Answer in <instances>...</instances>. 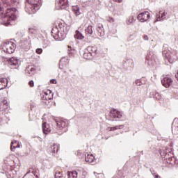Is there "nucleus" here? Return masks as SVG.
Segmentation results:
<instances>
[{
	"mask_svg": "<svg viewBox=\"0 0 178 178\" xmlns=\"http://www.w3.org/2000/svg\"><path fill=\"white\" fill-rule=\"evenodd\" d=\"M60 66H63V59H61L60 61Z\"/></svg>",
	"mask_w": 178,
	"mask_h": 178,
	"instance_id": "obj_39",
	"label": "nucleus"
},
{
	"mask_svg": "<svg viewBox=\"0 0 178 178\" xmlns=\"http://www.w3.org/2000/svg\"><path fill=\"white\" fill-rule=\"evenodd\" d=\"M67 121L65 120H54L51 125L47 122L42 123V131L44 134L49 133H65L67 130Z\"/></svg>",
	"mask_w": 178,
	"mask_h": 178,
	"instance_id": "obj_1",
	"label": "nucleus"
},
{
	"mask_svg": "<svg viewBox=\"0 0 178 178\" xmlns=\"http://www.w3.org/2000/svg\"><path fill=\"white\" fill-rule=\"evenodd\" d=\"M44 47H48V44L45 45Z\"/></svg>",
	"mask_w": 178,
	"mask_h": 178,
	"instance_id": "obj_42",
	"label": "nucleus"
},
{
	"mask_svg": "<svg viewBox=\"0 0 178 178\" xmlns=\"http://www.w3.org/2000/svg\"><path fill=\"white\" fill-rule=\"evenodd\" d=\"M69 30H70V26L62 23L60 20H57L55 26L52 28L51 35L55 40H65L66 35H67V33H69Z\"/></svg>",
	"mask_w": 178,
	"mask_h": 178,
	"instance_id": "obj_2",
	"label": "nucleus"
},
{
	"mask_svg": "<svg viewBox=\"0 0 178 178\" xmlns=\"http://www.w3.org/2000/svg\"><path fill=\"white\" fill-rule=\"evenodd\" d=\"M49 152L51 154H55L59 151V144L54 143L51 145L50 148L49 149Z\"/></svg>",
	"mask_w": 178,
	"mask_h": 178,
	"instance_id": "obj_12",
	"label": "nucleus"
},
{
	"mask_svg": "<svg viewBox=\"0 0 178 178\" xmlns=\"http://www.w3.org/2000/svg\"><path fill=\"white\" fill-rule=\"evenodd\" d=\"M143 40H145V41H148V35H143Z\"/></svg>",
	"mask_w": 178,
	"mask_h": 178,
	"instance_id": "obj_37",
	"label": "nucleus"
},
{
	"mask_svg": "<svg viewBox=\"0 0 178 178\" xmlns=\"http://www.w3.org/2000/svg\"><path fill=\"white\" fill-rule=\"evenodd\" d=\"M63 174H62V172L60 171H56L55 174V177L56 178H60L63 177Z\"/></svg>",
	"mask_w": 178,
	"mask_h": 178,
	"instance_id": "obj_34",
	"label": "nucleus"
},
{
	"mask_svg": "<svg viewBox=\"0 0 178 178\" xmlns=\"http://www.w3.org/2000/svg\"><path fill=\"white\" fill-rule=\"evenodd\" d=\"M97 31L99 33V35H102V33H104V26H102V24H99Z\"/></svg>",
	"mask_w": 178,
	"mask_h": 178,
	"instance_id": "obj_28",
	"label": "nucleus"
},
{
	"mask_svg": "<svg viewBox=\"0 0 178 178\" xmlns=\"http://www.w3.org/2000/svg\"><path fill=\"white\" fill-rule=\"evenodd\" d=\"M85 33L86 35H92V34H94V28L92 25L88 26L87 28L85 29Z\"/></svg>",
	"mask_w": 178,
	"mask_h": 178,
	"instance_id": "obj_16",
	"label": "nucleus"
},
{
	"mask_svg": "<svg viewBox=\"0 0 178 178\" xmlns=\"http://www.w3.org/2000/svg\"><path fill=\"white\" fill-rule=\"evenodd\" d=\"M6 87H8V79L6 78H0V90H3Z\"/></svg>",
	"mask_w": 178,
	"mask_h": 178,
	"instance_id": "obj_14",
	"label": "nucleus"
},
{
	"mask_svg": "<svg viewBox=\"0 0 178 178\" xmlns=\"http://www.w3.org/2000/svg\"><path fill=\"white\" fill-rule=\"evenodd\" d=\"M40 9V7L32 4L31 3L27 1L25 6V10L26 13H29V15H34L37 10Z\"/></svg>",
	"mask_w": 178,
	"mask_h": 178,
	"instance_id": "obj_6",
	"label": "nucleus"
},
{
	"mask_svg": "<svg viewBox=\"0 0 178 178\" xmlns=\"http://www.w3.org/2000/svg\"><path fill=\"white\" fill-rule=\"evenodd\" d=\"M114 2H118V3H120V2H122L123 0H113Z\"/></svg>",
	"mask_w": 178,
	"mask_h": 178,
	"instance_id": "obj_40",
	"label": "nucleus"
},
{
	"mask_svg": "<svg viewBox=\"0 0 178 178\" xmlns=\"http://www.w3.org/2000/svg\"><path fill=\"white\" fill-rule=\"evenodd\" d=\"M134 17L133 16H130L127 21V24H131V23H134Z\"/></svg>",
	"mask_w": 178,
	"mask_h": 178,
	"instance_id": "obj_33",
	"label": "nucleus"
},
{
	"mask_svg": "<svg viewBox=\"0 0 178 178\" xmlns=\"http://www.w3.org/2000/svg\"><path fill=\"white\" fill-rule=\"evenodd\" d=\"M72 10L76 16H79L81 15V13H80V8L77 6H74L72 7Z\"/></svg>",
	"mask_w": 178,
	"mask_h": 178,
	"instance_id": "obj_24",
	"label": "nucleus"
},
{
	"mask_svg": "<svg viewBox=\"0 0 178 178\" xmlns=\"http://www.w3.org/2000/svg\"><path fill=\"white\" fill-rule=\"evenodd\" d=\"M68 48H70L69 52H68L70 56H74V55L77 54V51H76V49H72V47L70 46H68Z\"/></svg>",
	"mask_w": 178,
	"mask_h": 178,
	"instance_id": "obj_26",
	"label": "nucleus"
},
{
	"mask_svg": "<svg viewBox=\"0 0 178 178\" xmlns=\"http://www.w3.org/2000/svg\"><path fill=\"white\" fill-rule=\"evenodd\" d=\"M0 19H3L4 26H9L10 22L16 20V8H8L3 14V8L0 7Z\"/></svg>",
	"mask_w": 178,
	"mask_h": 178,
	"instance_id": "obj_3",
	"label": "nucleus"
},
{
	"mask_svg": "<svg viewBox=\"0 0 178 178\" xmlns=\"http://www.w3.org/2000/svg\"><path fill=\"white\" fill-rule=\"evenodd\" d=\"M86 162H88V163H92L95 161V156H94L92 154H87L85 157Z\"/></svg>",
	"mask_w": 178,
	"mask_h": 178,
	"instance_id": "obj_19",
	"label": "nucleus"
},
{
	"mask_svg": "<svg viewBox=\"0 0 178 178\" xmlns=\"http://www.w3.org/2000/svg\"><path fill=\"white\" fill-rule=\"evenodd\" d=\"M10 66H19V60L15 58H11L8 60Z\"/></svg>",
	"mask_w": 178,
	"mask_h": 178,
	"instance_id": "obj_20",
	"label": "nucleus"
},
{
	"mask_svg": "<svg viewBox=\"0 0 178 178\" xmlns=\"http://www.w3.org/2000/svg\"><path fill=\"white\" fill-rule=\"evenodd\" d=\"M44 102L45 104H47V102Z\"/></svg>",
	"mask_w": 178,
	"mask_h": 178,
	"instance_id": "obj_43",
	"label": "nucleus"
},
{
	"mask_svg": "<svg viewBox=\"0 0 178 178\" xmlns=\"http://www.w3.org/2000/svg\"><path fill=\"white\" fill-rule=\"evenodd\" d=\"M31 41L29 39H26L21 41V47L24 48V49H29L30 48Z\"/></svg>",
	"mask_w": 178,
	"mask_h": 178,
	"instance_id": "obj_13",
	"label": "nucleus"
},
{
	"mask_svg": "<svg viewBox=\"0 0 178 178\" xmlns=\"http://www.w3.org/2000/svg\"><path fill=\"white\" fill-rule=\"evenodd\" d=\"M154 97L158 101H160V99H162V95L159 94V92H155L154 95Z\"/></svg>",
	"mask_w": 178,
	"mask_h": 178,
	"instance_id": "obj_30",
	"label": "nucleus"
},
{
	"mask_svg": "<svg viewBox=\"0 0 178 178\" xmlns=\"http://www.w3.org/2000/svg\"><path fill=\"white\" fill-rule=\"evenodd\" d=\"M97 55V47L92 46H88L84 49L83 54V58L87 60H90L92 58V54Z\"/></svg>",
	"mask_w": 178,
	"mask_h": 178,
	"instance_id": "obj_5",
	"label": "nucleus"
},
{
	"mask_svg": "<svg viewBox=\"0 0 178 178\" xmlns=\"http://www.w3.org/2000/svg\"><path fill=\"white\" fill-rule=\"evenodd\" d=\"M26 72H29V76H33V74H34V73L37 72V67L35 66L29 67L26 70Z\"/></svg>",
	"mask_w": 178,
	"mask_h": 178,
	"instance_id": "obj_21",
	"label": "nucleus"
},
{
	"mask_svg": "<svg viewBox=\"0 0 178 178\" xmlns=\"http://www.w3.org/2000/svg\"><path fill=\"white\" fill-rule=\"evenodd\" d=\"M50 83H51V84H56V81L55 79H51V80L50 81Z\"/></svg>",
	"mask_w": 178,
	"mask_h": 178,
	"instance_id": "obj_38",
	"label": "nucleus"
},
{
	"mask_svg": "<svg viewBox=\"0 0 178 178\" xmlns=\"http://www.w3.org/2000/svg\"><path fill=\"white\" fill-rule=\"evenodd\" d=\"M156 17L157 18L156 22H161V20H164V19H166V13L160 11Z\"/></svg>",
	"mask_w": 178,
	"mask_h": 178,
	"instance_id": "obj_18",
	"label": "nucleus"
},
{
	"mask_svg": "<svg viewBox=\"0 0 178 178\" xmlns=\"http://www.w3.org/2000/svg\"><path fill=\"white\" fill-rule=\"evenodd\" d=\"M161 83L165 88H169L173 84V79L168 76H165L161 79Z\"/></svg>",
	"mask_w": 178,
	"mask_h": 178,
	"instance_id": "obj_8",
	"label": "nucleus"
},
{
	"mask_svg": "<svg viewBox=\"0 0 178 178\" xmlns=\"http://www.w3.org/2000/svg\"><path fill=\"white\" fill-rule=\"evenodd\" d=\"M36 177H38V175H36Z\"/></svg>",
	"mask_w": 178,
	"mask_h": 178,
	"instance_id": "obj_44",
	"label": "nucleus"
},
{
	"mask_svg": "<svg viewBox=\"0 0 178 178\" xmlns=\"http://www.w3.org/2000/svg\"><path fill=\"white\" fill-rule=\"evenodd\" d=\"M36 54H38V55H41V54H42V49L41 48H38L35 50Z\"/></svg>",
	"mask_w": 178,
	"mask_h": 178,
	"instance_id": "obj_35",
	"label": "nucleus"
},
{
	"mask_svg": "<svg viewBox=\"0 0 178 178\" xmlns=\"http://www.w3.org/2000/svg\"><path fill=\"white\" fill-rule=\"evenodd\" d=\"M53 95H54L52 94V92H51V90H49L48 92H44V95H43L42 101H51V99H52Z\"/></svg>",
	"mask_w": 178,
	"mask_h": 178,
	"instance_id": "obj_15",
	"label": "nucleus"
},
{
	"mask_svg": "<svg viewBox=\"0 0 178 178\" xmlns=\"http://www.w3.org/2000/svg\"><path fill=\"white\" fill-rule=\"evenodd\" d=\"M28 2L31 3L32 5H35L40 8L41 6V0H27Z\"/></svg>",
	"mask_w": 178,
	"mask_h": 178,
	"instance_id": "obj_22",
	"label": "nucleus"
},
{
	"mask_svg": "<svg viewBox=\"0 0 178 178\" xmlns=\"http://www.w3.org/2000/svg\"><path fill=\"white\" fill-rule=\"evenodd\" d=\"M163 55L164 58H166V59H168L170 63H173V60H175V55L172 54L170 50H163Z\"/></svg>",
	"mask_w": 178,
	"mask_h": 178,
	"instance_id": "obj_9",
	"label": "nucleus"
},
{
	"mask_svg": "<svg viewBox=\"0 0 178 178\" xmlns=\"http://www.w3.org/2000/svg\"><path fill=\"white\" fill-rule=\"evenodd\" d=\"M68 178H77V172L76 171H68L67 172Z\"/></svg>",
	"mask_w": 178,
	"mask_h": 178,
	"instance_id": "obj_23",
	"label": "nucleus"
},
{
	"mask_svg": "<svg viewBox=\"0 0 178 178\" xmlns=\"http://www.w3.org/2000/svg\"><path fill=\"white\" fill-rule=\"evenodd\" d=\"M4 5H7V6H12L13 3L16 2V0H1Z\"/></svg>",
	"mask_w": 178,
	"mask_h": 178,
	"instance_id": "obj_25",
	"label": "nucleus"
},
{
	"mask_svg": "<svg viewBox=\"0 0 178 178\" xmlns=\"http://www.w3.org/2000/svg\"><path fill=\"white\" fill-rule=\"evenodd\" d=\"M74 38H76L77 40H83V38H84V36H83V34H81L80 31H76V34L74 35Z\"/></svg>",
	"mask_w": 178,
	"mask_h": 178,
	"instance_id": "obj_27",
	"label": "nucleus"
},
{
	"mask_svg": "<svg viewBox=\"0 0 178 178\" xmlns=\"http://www.w3.org/2000/svg\"><path fill=\"white\" fill-rule=\"evenodd\" d=\"M123 127H124V125H118V126H115L113 127H108V129H110L109 131H114V130H118L119 129H123Z\"/></svg>",
	"mask_w": 178,
	"mask_h": 178,
	"instance_id": "obj_29",
	"label": "nucleus"
},
{
	"mask_svg": "<svg viewBox=\"0 0 178 178\" xmlns=\"http://www.w3.org/2000/svg\"><path fill=\"white\" fill-rule=\"evenodd\" d=\"M154 177H155V178H161V177H160L159 175H156L154 176Z\"/></svg>",
	"mask_w": 178,
	"mask_h": 178,
	"instance_id": "obj_41",
	"label": "nucleus"
},
{
	"mask_svg": "<svg viewBox=\"0 0 178 178\" xmlns=\"http://www.w3.org/2000/svg\"><path fill=\"white\" fill-rule=\"evenodd\" d=\"M92 4L94 6H100L101 1L100 0H92Z\"/></svg>",
	"mask_w": 178,
	"mask_h": 178,
	"instance_id": "obj_32",
	"label": "nucleus"
},
{
	"mask_svg": "<svg viewBox=\"0 0 178 178\" xmlns=\"http://www.w3.org/2000/svg\"><path fill=\"white\" fill-rule=\"evenodd\" d=\"M69 6V1L67 0H59L57 3L58 9H66Z\"/></svg>",
	"mask_w": 178,
	"mask_h": 178,
	"instance_id": "obj_11",
	"label": "nucleus"
},
{
	"mask_svg": "<svg viewBox=\"0 0 178 178\" xmlns=\"http://www.w3.org/2000/svg\"><path fill=\"white\" fill-rule=\"evenodd\" d=\"M16 148H20V143L17 140H13L10 145L11 151H15Z\"/></svg>",
	"mask_w": 178,
	"mask_h": 178,
	"instance_id": "obj_17",
	"label": "nucleus"
},
{
	"mask_svg": "<svg viewBox=\"0 0 178 178\" xmlns=\"http://www.w3.org/2000/svg\"><path fill=\"white\" fill-rule=\"evenodd\" d=\"M2 104L4 106L3 109H8V106H9V102L6 99H3Z\"/></svg>",
	"mask_w": 178,
	"mask_h": 178,
	"instance_id": "obj_31",
	"label": "nucleus"
},
{
	"mask_svg": "<svg viewBox=\"0 0 178 178\" xmlns=\"http://www.w3.org/2000/svg\"><path fill=\"white\" fill-rule=\"evenodd\" d=\"M0 49L4 54H12L16 49V44L12 41L6 40L1 43Z\"/></svg>",
	"mask_w": 178,
	"mask_h": 178,
	"instance_id": "obj_4",
	"label": "nucleus"
},
{
	"mask_svg": "<svg viewBox=\"0 0 178 178\" xmlns=\"http://www.w3.org/2000/svg\"><path fill=\"white\" fill-rule=\"evenodd\" d=\"M29 86L31 88L34 87V81L33 80H31L29 82Z\"/></svg>",
	"mask_w": 178,
	"mask_h": 178,
	"instance_id": "obj_36",
	"label": "nucleus"
},
{
	"mask_svg": "<svg viewBox=\"0 0 178 178\" xmlns=\"http://www.w3.org/2000/svg\"><path fill=\"white\" fill-rule=\"evenodd\" d=\"M150 17L151 14L149 13V12L145 11L138 14V20H139V22H140L141 23H144V22H148Z\"/></svg>",
	"mask_w": 178,
	"mask_h": 178,
	"instance_id": "obj_7",
	"label": "nucleus"
},
{
	"mask_svg": "<svg viewBox=\"0 0 178 178\" xmlns=\"http://www.w3.org/2000/svg\"><path fill=\"white\" fill-rule=\"evenodd\" d=\"M111 118H114V119H122L123 115L122 114V112L116 110V109H112L111 111Z\"/></svg>",
	"mask_w": 178,
	"mask_h": 178,
	"instance_id": "obj_10",
	"label": "nucleus"
}]
</instances>
